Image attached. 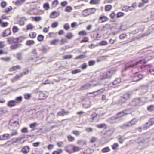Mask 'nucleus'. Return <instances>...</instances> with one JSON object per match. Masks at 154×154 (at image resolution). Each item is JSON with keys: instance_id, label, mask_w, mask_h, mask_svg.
<instances>
[{"instance_id": "obj_1", "label": "nucleus", "mask_w": 154, "mask_h": 154, "mask_svg": "<svg viewBox=\"0 0 154 154\" xmlns=\"http://www.w3.org/2000/svg\"><path fill=\"white\" fill-rule=\"evenodd\" d=\"M25 39V38L22 36L14 38H10L8 39V42L10 44H11L12 42L18 43L22 42Z\"/></svg>"}, {"instance_id": "obj_2", "label": "nucleus", "mask_w": 154, "mask_h": 154, "mask_svg": "<svg viewBox=\"0 0 154 154\" xmlns=\"http://www.w3.org/2000/svg\"><path fill=\"white\" fill-rule=\"evenodd\" d=\"M96 11V8H94L87 9L82 11V15L84 17L87 16L94 14Z\"/></svg>"}, {"instance_id": "obj_3", "label": "nucleus", "mask_w": 154, "mask_h": 154, "mask_svg": "<svg viewBox=\"0 0 154 154\" xmlns=\"http://www.w3.org/2000/svg\"><path fill=\"white\" fill-rule=\"evenodd\" d=\"M8 17L5 14L2 15L0 18V26L3 28L7 27L8 25V23L7 22H4L3 20H8Z\"/></svg>"}, {"instance_id": "obj_4", "label": "nucleus", "mask_w": 154, "mask_h": 154, "mask_svg": "<svg viewBox=\"0 0 154 154\" xmlns=\"http://www.w3.org/2000/svg\"><path fill=\"white\" fill-rule=\"evenodd\" d=\"M136 65L135 62L133 61H130L125 64V69L126 70L129 68L133 67Z\"/></svg>"}, {"instance_id": "obj_5", "label": "nucleus", "mask_w": 154, "mask_h": 154, "mask_svg": "<svg viewBox=\"0 0 154 154\" xmlns=\"http://www.w3.org/2000/svg\"><path fill=\"white\" fill-rule=\"evenodd\" d=\"M143 78V76L141 74L136 73L135 74L133 77V81L134 82H137Z\"/></svg>"}, {"instance_id": "obj_6", "label": "nucleus", "mask_w": 154, "mask_h": 154, "mask_svg": "<svg viewBox=\"0 0 154 154\" xmlns=\"http://www.w3.org/2000/svg\"><path fill=\"white\" fill-rule=\"evenodd\" d=\"M109 20V18L107 16L101 15L98 18V21L99 23H101L106 22L108 21Z\"/></svg>"}, {"instance_id": "obj_7", "label": "nucleus", "mask_w": 154, "mask_h": 154, "mask_svg": "<svg viewBox=\"0 0 154 154\" xmlns=\"http://www.w3.org/2000/svg\"><path fill=\"white\" fill-rule=\"evenodd\" d=\"M59 12L56 11H54L52 12L50 14V18L52 19H54L58 17L60 15Z\"/></svg>"}, {"instance_id": "obj_8", "label": "nucleus", "mask_w": 154, "mask_h": 154, "mask_svg": "<svg viewBox=\"0 0 154 154\" xmlns=\"http://www.w3.org/2000/svg\"><path fill=\"white\" fill-rule=\"evenodd\" d=\"M30 150V148L28 146H26L22 148L21 152L24 154H26L29 152Z\"/></svg>"}, {"instance_id": "obj_9", "label": "nucleus", "mask_w": 154, "mask_h": 154, "mask_svg": "<svg viewBox=\"0 0 154 154\" xmlns=\"http://www.w3.org/2000/svg\"><path fill=\"white\" fill-rule=\"evenodd\" d=\"M11 32L10 28L6 29L2 33V36L4 37L7 36L11 35Z\"/></svg>"}, {"instance_id": "obj_10", "label": "nucleus", "mask_w": 154, "mask_h": 154, "mask_svg": "<svg viewBox=\"0 0 154 154\" xmlns=\"http://www.w3.org/2000/svg\"><path fill=\"white\" fill-rule=\"evenodd\" d=\"M128 110V109H127L118 113L117 115V117L118 118H121L122 117L125 115L128 114L129 113L127 112V111Z\"/></svg>"}, {"instance_id": "obj_11", "label": "nucleus", "mask_w": 154, "mask_h": 154, "mask_svg": "<svg viewBox=\"0 0 154 154\" xmlns=\"http://www.w3.org/2000/svg\"><path fill=\"white\" fill-rule=\"evenodd\" d=\"M21 45L20 44L16 43L11 45L10 47L11 50H15L19 48Z\"/></svg>"}, {"instance_id": "obj_12", "label": "nucleus", "mask_w": 154, "mask_h": 154, "mask_svg": "<svg viewBox=\"0 0 154 154\" xmlns=\"http://www.w3.org/2000/svg\"><path fill=\"white\" fill-rule=\"evenodd\" d=\"M21 68V66L19 65H17L14 66L10 68L9 69L10 72H13L16 71L18 69H20Z\"/></svg>"}, {"instance_id": "obj_13", "label": "nucleus", "mask_w": 154, "mask_h": 154, "mask_svg": "<svg viewBox=\"0 0 154 154\" xmlns=\"http://www.w3.org/2000/svg\"><path fill=\"white\" fill-rule=\"evenodd\" d=\"M10 135L8 134H4L0 135V140H5L9 138Z\"/></svg>"}, {"instance_id": "obj_14", "label": "nucleus", "mask_w": 154, "mask_h": 154, "mask_svg": "<svg viewBox=\"0 0 154 154\" xmlns=\"http://www.w3.org/2000/svg\"><path fill=\"white\" fill-rule=\"evenodd\" d=\"M16 102L14 100L10 101L8 103V106L10 107L14 106L17 105Z\"/></svg>"}, {"instance_id": "obj_15", "label": "nucleus", "mask_w": 154, "mask_h": 154, "mask_svg": "<svg viewBox=\"0 0 154 154\" xmlns=\"http://www.w3.org/2000/svg\"><path fill=\"white\" fill-rule=\"evenodd\" d=\"M98 115L95 112H94L91 115V118L89 119L90 122H92L97 117Z\"/></svg>"}, {"instance_id": "obj_16", "label": "nucleus", "mask_w": 154, "mask_h": 154, "mask_svg": "<svg viewBox=\"0 0 154 154\" xmlns=\"http://www.w3.org/2000/svg\"><path fill=\"white\" fill-rule=\"evenodd\" d=\"M73 146L72 145L68 146L66 148V151L69 154L73 153Z\"/></svg>"}, {"instance_id": "obj_17", "label": "nucleus", "mask_w": 154, "mask_h": 154, "mask_svg": "<svg viewBox=\"0 0 154 154\" xmlns=\"http://www.w3.org/2000/svg\"><path fill=\"white\" fill-rule=\"evenodd\" d=\"M132 125V123L130 122H128L125 123L122 125L121 127L122 129H125L127 127H128Z\"/></svg>"}, {"instance_id": "obj_18", "label": "nucleus", "mask_w": 154, "mask_h": 154, "mask_svg": "<svg viewBox=\"0 0 154 154\" xmlns=\"http://www.w3.org/2000/svg\"><path fill=\"white\" fill-rule=\"evenodd\" d=\"M121 82V79L120 78L116 79L113 82V84L116 86H118L120 85Z\"/></svg>"}, {"instance_id": "obj_19", "label": "nucleus", "mask_w": 154, "mask_h": 154, "mask_svg": "<svg viewBox=\"0 0 154 154\" xmlns=\"http://www.w3.org/2000/svg\"><path fill=\"white\" fill-rule=\"evenodd\" d=\"M78 144L82 145H85L87 144L86 141L83 140H78L77 142Z\"/></svg>"}, {"instance_id": "obj_20", "label": "nucleus", "mask_w": 154, "mask_h": 154, "mask_svg": "<svg viewBox=\"0 0 154 154\" xmlns=\"http://www.w3.org/2000/svg\"><path fill=\"white\" fill-rule=\"evenodd\" d=\"M146 62V61L145 60V59H142L139 60L135 62V64H136V65H138L139 64L143 65Z\"/></svg>"}, {"instance_id": "obj_21", "label": "nucleus", "mask_w": 154, "mask_h": 154, "mask_svg": "<svg viewBox=\"0 0 154 154\" xmlns=\"http://www.w3.org/2000/svg\"><path fill=\"white\" fill-rule=\"evenodd\" d=\"M93 152V150L92 149L88 148L83 151V154H91Z\"/></svg>"}, {"instance_id": "obj_22", "label": "nucleus", "mask_w": 154, "mask_h": 154, "mask_svg": "<svg viewBox=\"0 0 154 154\" xmlns=\"http://www.w3.org/2000/svg\"><path fill=\"white\" fill-rule=\"evenodd\" d=\"M26 0H17L14 3L17 6H20Z\"/></svg>"}, {"instance_id": "obj_23", "label": "nucleus", "mask_w": 154, "mask_h": 154, "mask_svg": "<svg viewBox=\"0 0 154 154\" xmlns=\"http://www.w3.org/2000/svg\"><path fill=\"white\" fill-rule=\"evenodd\" d=\"M43 8L45 11L48 10L50 8L49 4L48 2H46L43 5Z\"/></svg>"}, {"instance_id": "obj_24", "label": "nucleus", "mask_w": 154, "mask_h": 154, "mask_svg": "<svg viewBox=\"0 0 154 154\" xmlns=\"http://www.w3.org/2000/svg\"><path fill=\"white\" fill-rule=\"evenodd\" d=\"M68 114L69 112H66L63 110H62L58 113V115L60 116H63L65 115H68Z\"/></svg>"}, {"instance_id": "obj_25", "label": "nucleus", "mask_w": 154, "mask_h": 154, "mask_svg": "<svg viewBox=\"0 0 154 154\" xmlns=\"http://www.w3.org/2000/svg\"><path fill=\"white\" fill-rule=\"evenodd\" d=\"M23 76V73H20L19 75H17L12 80L13 82L15 81L18 80L20 78L22 77Z\"/></svg>"}, {"instance_id": "obj_26", "label": "nucleus", "mask_w": 154, "mask_h": 154, "mask_svg": "<svg viewBox=\"0 0 154 154\" xmlns=\"http://www.w3.org/2000/svg\"><path fill=\"white\" fill-rule=\"evenodd\" d=\"M67 137L68 141L69 142H73L75 140V138L71 135H68Z\"/></svg>"}, {"instance_id": "obj_27", "label": "nucleus", "mask_w": 154, "mask_h": 154, "mask_svg": "<svg viewBox=\"0 0 154 154\" xmlns=\"http://www.w3.org/2000/svg\"><path fill=\"white\" fill-rule=\"evenodd\" d=\"M35 43V42L33 40H28L26 42V45H27L30 46L33 45Z\"/></svg>"}, {"instance_id": "obj_28", "label": "nucleus", "mask_w": 154, "mask_h": 154, "mask_svg": "<svg viewBox=\"0 0 154 154\" xmlns=\"http://www.w3.org/2000/svg\"><path fill=\"white\" fill-rule=\"evenodd\" d=\"M112 8V6L110 5H106L105 7V10L106 11H108L111 10Z\"/></svg>"}, {"instance_id": "obj_29", "label": "nucleus", "mask_w": 154, "mask_h": 154, "mask_svg": "<svg viewBox=\"0 0 154 154\" xmlns=\"http://www.w3.org/2000/svg\"><path fill=\"white\" fill-rule=\"evenodd\" d=\"M37 35V34L35 32H30L29 34V37L31 38H35Z\"/></svg>"}, {"instance_id": "obj_30", "label": "nucleus", "mask_w": 154, "mask_h": 154, "mask_svg": "<svg viewBox=\"0 0 154 154\" xmlns=\"http://www.w3.org/2000/svg\"><path fill=\"white\" fill-rule=\"evenodd\" d=\"M108 78L107 73H105L102 74L100 75V79L101 80L104 79Z\"/></svg>"}, {"instance_id": "obj_31", "label": "nucleus", "mask_w": 154, "mask_h": 154, "mask_svg": "<svg viewBox=\"0 0 154 154\" xmlns=\"http://www.w3.org/2000/svg\"><path fill=\"white\" fill-rule=\"evenodd\" d=\"M97 127L99 128H103L106 129L107 128L106 125L104 123L101 124L97 125Z\"/></svg>"}, {"instance_id": "obj_32", "label": "nucleus", "mask_w": 154, "mask_h": 154, "mask_svg": "<svg viewBox=\"0 0 154 154\" xmlns=\"http://www.w3.org/2000/svg\"><path fill=\"white\" fill-rule=\"evenodd\" d=\"M81 149V148L78 146H73V153L78 152Z\"/></svg>"}, {"instance_id": "obj_33", "label": "nucleus", "mask_w": 154, "mask_h": 154, "mask_svg": "<svg viewBox=\"0 0 154 154\" xmlns=\"http://www.w3.org/2000/svg\"><path fill=\"white\" fill-rule=\"evenodd\" d=\"M44 36L40 34L37 37L38 40L40 42H42L44 40Z\"/></svg>"}, {"instance_id": "obj_34", "label": "nucleus", "mask_w": 154, "mask_h": 154, "mask_svg": "<svg viewBox=\"0 0 154 154\" xmlns=\"http://www.w3.org/2000/svg\"><path fill=\"white\" fill-rule=\"evenodd\" d=\"M59 2L58 0H55L53 1L51 4V5L53 7H55L59 4Z\"/></svg>"}, {"instance_id": "obj_35", "label": "nucleus", "mask_w": 154, "mask_h": 154, "mask_svg": "<svg viewBox=\"0 0 154 154\" xmlns=\"http://www.w3.org/2000/svg\"><path fill=\"white\" fill-rule=\"evenodd\" d=\"M108 43L106 41H102L99 43V45L100 46H105L107 45Z\"/></svg>"}, {"instance_id": "obj_36", "label": "nucleus", "mask_w": 154, "mask_h": 154, "mask_svg": "<svg viewBox=\"0 0 154 154\" xmlns=\"http://www.w3.org/2000/svg\"><path fill=\"white\" fill-rule=\"evenodd\" d=\"M59 40L58 39H56L51 41L50 42L51 45H56L59 43Z\"/></svg>"}, {"instance_id": "obj_37", "label": "nucleus", "mask_w": 154, "mask_h": 154, "mask_svg": "<svg viewBox=\"0 0 154 154\" xmlns=\"http://www.w3.org/2000/svg\"><path fill=\"white\" fill-rule=\"evenodd\" d=\"M78 34L79 35L85 36L87 35V32L85 30H82L79 32Z\"/></svg>"}, {"instance_id": "obj_38", "label": "nucleus", "mask_w": 154, "mask_h": 154, "mask_svg": "<svg viewBox=\"0 0 154 154\" xmlns=\"http://www.w3.org/2000/svg\"><path fill=\"white\" fill-rule=\"evenodd\" d=\"M22 97L21 96H20L16 98L15 101H17V104L18 103H20L22 101Z\"/></svg>"}, {"instance_id": "obj_39", "label": "nucleus", "mask_w": 154, "mask_h": 154, "mask_svg": "<svg viewBox=\"0 0 154 154\" xmlns=\"http://www.w3.org/2000/svg\"><path fill=\"white\" fill-rule=\"evenodd\" d=\"M12 30L14 33H16L18 32L19 29L18 27L16 26H14L12 28Z\"/></svg>"}, {"instance_id": "obj_40", "label": "nucleus", "mask_w": 154, "mask_h": 154, "mask_svg": "<svg viewBox=\"0 0 154 154\" xmlns=\"http://www.w3.org/2000/svg\"><path fill=\"white\" fill-rule=\"evenodd\" d=\"M110 151V149L108 147H106L103 148L102 150V152L103 153H106Z\"/></svg>"}, {"instance_id": "obj_41", "label": "nucleus", "mask_w": 154, "mask_h": 154, "mask_svg": "<svg viewBox=\"0 0 154 154\" xmlns=\"http://www.w3.org/2000/svg\"><path fill=\"white\" fill-rule=\"evenodd\" d=\"M72 10V8L70 6H68L65 8V11L68 12H70Z\"/></svg>"}, {"instance_id": "obj_42", "label": "nucleus", "mask_w": 154, "mask_h": 154, "mask_svg": "<svg viewBox=\"0 0 154 154\" xmlns=\"http://www.w3.org/2000/svg\"><path fill=\"white\" fill-rule=\"evenodd\" d=\"M100 0H91L90 3L91 4H97L99 3Z\"/></svg>"}, {"instance_id": "obj_43", "label": "nucleus", "mask_w": 154, "mask_h": 154, "mask_svg": "<svg viewBox=\"0 0 154 154\" xmlns=\"http://www.w3.org/2000/svg\"><path fill=\"white\" fill-rule=\"evenodd\" d=\"M62 152V150L61 149H59L57 151H54L52 154H60Z\"/></svg>"}, {"instance_id": "obj_44", "label": "nucleus", "mask_w": 154, "mask_h": 154, "mask_svg": "<svg viewBox=\"0 0 154 154\" xmlns=\"http://www.w3.org/2000/svg\"><path fill=\"white\" fill-rule=\"evenodd\" d=\"M116 15V14L115 13V12L114 11L112 12L109 14V16L112 19L114 18L115 17Z\"/></svg>"}, {"instance_id": "obj_45", "label": "nucleus", "mask_w": 154, "mask_h": 154, "mask_svg": "<svg viewBox=\"0 0 154 154\" xmlns=\"http://www.w3.org/2000/svg\"><path fill=\"white\" fill-rule=\"evenodd\" d=\"M124 15V14L122 12H118L117 15V17L119 18L123 16Z\"/></svg>"}, {"instance_id": "obj_46", "label": "nucleus", "mask_w": 154, "mask_h": 154, "mask_svg": "<svg viewBox=\"0 0 154 154\" xmlns=\"http://www.w3.org/2000/svg\"><path fill=\"white\" fill-rule=\"evenodd\" d=\"M33 28V26L32 24H30L27 26L26 29L27 30H32Z\"/></svg>"}, {"instance_id": "obj_47", "label": "nucleus", "mask_w": 154, "mask_h": 154, "mask_svg": "<svg viewBox=\"0 0 154 154\" xmlns=\"http://www.w3.org/2000/svg\"><path fill=\"white\" fill-rule=\"evenodd\" d=\"M24 96V98L26 100L29 99L31 97V95L29 94H25Z\"/></svg>"}, {"instance_id": "obj_48", "label": "nucleus", "mask_w": 154, "mask_h": 154, "mask_svg": "<svg viewBox=\"0 0 154 154\" xmlns=\"http://www.w3.org/2000/svg\"><path fill=\"white\" fill-rule=\"evenodd\" d=\"M1 59L4 61H9L11 60V58L9 57H2L1 58Z\"/></svg>"}, {"instance_id": "obj_49", "label": "nucleus", "mask_w": 154, "mask_h": 154, "mask_svg": "<svg viewBox=\"0 0 154 154\" xmlns=\"http://www.w3.org/2000/svg\"><path fill=\"white\" fill-rule=\"evenodd\" d=\"M89 41V38L88 37H85L83 39L80 41V42L84 43L88 42Z\"/></svg>"}, {"instance_id": "obj_50", "label": "nucleus", "mask_w": 154, "mask_h": 154, "mask_svg": "<svg viewBox=\"0 0 154 154\" xmlns=\"http://www.w3.org/2000/svg\"><path fill=\"white\" fill-rule=\"evenodd\" d=\"M81 70L80 69H77L73 70L72 71V73L73 74H75L81 72Z\"/></svg>"}, {"instance_id": "obj_51", "label": "nucleus", "mask_w": 154, "mask_h": 154, "mask_svg": "<svg viewBox=\"0 0 154 154\" xmlns=\"http://www.w3.org/2000/svg\"><path fill=\"white\" fill-rule=\"evenodd\" d=\"M12 9L11 7H10L9 8H7L4 11V12L5 13H8L11 11Z\"/></svg>"}, {"instance_id": "obj_52", "label": "nucleus", "mask_w": 154, "mask_h": 154, "mask_svg": "<svg viewBox=\"0 0 154 154\" xmlns=\"http://www.w3.org/2000/svg\"><path fill=\"white\" fill-rule=\"evenodd\" d=\"M126 36V34L125 33H123L119 35V38L121 39H124Z\"/></svg>"}, {"instance_id": "obj_53", "label": "nucleus", "mask_w": 154, "mask_h": 154, "mask_svg": "<svg viewBox=\"0 0 154 154\" xmlns=\"http://www.w3.org/2000/svg\"><path fill=\"white\" fill-rule=\"evenodd\" d=\"M49 29L50 27H44L43 29V31L45 33H47L48 32Z\"/></svg>"}, {"instance_id": "obj_54", "label": "nucleus", "mask_w": 154, "mask_h": 154, "mask_svg": "<svg viewBox=\"0 0 154 154\" xmlns=\"http://www.w3.org/2000/svg\"><path fill=\"white\" fill-rule=\"evenodd\" d=\"M118 146L119 145L117 143H115L112 146V147L113 149L115 150L117 149Z\"/></svg>"}, {"instance_id": "obj_55", "label": "nucleus", "mask_w": 154, "mask_h": 154, "mask_svg": "<svg viewBox=\"0 0 154 154\" xmlns=\"http://www.w3.org/2000/svg\"><path fill=\"white\" fill-rule=\"evenodd\" d=\"M21 132L23 133H27L29 132L27 128L25 127L23 128L21 130Z\"/></svg>"}, {"instance_id": "obj_56", "label": "nucleus", "mask_w": 154, "mask_h": 154, "mask_svg": "<svg viewBox=\"0 0 154 154\" xmlns=\"http://www.w3.org/2000/svg\"><path fill=\"white\" fill-rule=\"evenodd\" d=\"M80 132L78 131H72V133L75 136H79L80 134Z\"/></svg>"}, {"instance_id": "obj_57", "label": "nucleus", "mask_w": 154, "mask_h": 154, "mask_svg": "<svg viewBox=\"0 0 154 154\" xmlns=\"http://www.w3.org/2000/svg\"><path fill=\"white\" fill-rule=\"evenodd\" d=\"M72 36V34L71 33H68L66 36V38L68 39H71Z\"/></svg>"}, {"instance_id": "obj_58", "label": "nucleus", "mask_w": 154, "mask_h": 154, "mask_svg": "<svg viewBox=\"0 0 154 154\" xmlns=\"http://www.w3.org/2000/svg\"><path fill=\"white\" fill-rule=\"evenodd\" d=\"M37 125V124L36 123H34L30 124L29 125V126L31 128H33V130H34L35 129L34 128Z\"/></svg>"}, {"instance_id": "obj_59", "label": "nucleus", "mask_w": 154, "mask_h": 154, "mask_svg": "<svg viewBox=\"0 0 154 154\" xmlns=\"http://www.w3.org/2000/svg\"><path fill=\"white\" fill-rule=\"evenodd\" d=\"M5 46L4 42L1 41L0 42V49L4 48Z\"/></svg>"}, {"instance_id": "obj_60", "label": "nucleus", "mask_w": 154, "mask_h": 154, "mask_svg": "<svg viewBox=\"0 0 154 154\" xmlns=\"http://www.w3.org/2000/svg\"><path fill=\"white\" fill-rule=\"evenodd\" d=\"M58 25V23L57 22H55L52 24L51 27L53 28H55L57 27Z\"/></svg>"}, {"instance_id": "obj_61", "label": "nucleus", "mask_w": 154, "mask_h": 154, "mask_svg": "<svg viewBox=\"0 0 154 154\" xmlns=\"http://www.w3.org/2000/svg\"><path fill=\"white\" fill-rule=\"evenodd\" d=\"M69 26L68 23H66L64 25V28L66 30H67L69 29Z\"/></svg>"}, {"instance_id": "obj_62", "label": "nucleus", "mask_w": 154, "mask_h": 154, "mask_svg": "<svg viewBox=\"0 0 154 154\" xmlns=\"http://www.w3.org/2000/svg\"><path fill=\"white\" fill-rule=\"evenodd\" d=\"M63 58L64 59H71L72 58V56L71 55H65L63 57Z\"/></svg>"}, {"instance_id": "obj_63", "label": "nucleus", "mask_w": 154, "mask_h": 154, "mask_svg": "<svg viewBox=\"0 0 154 154\" xmlns=\"http://www.w3.org/2000/svg\"><path fill=\"white\" fill-rule=\"evenodd\" d=\"M54 35V33L53 32H50L49 33L48 35H47V36L49 38H51L53 37Z\"/></svg>"}, {"instance_id": "obj_64", "label": "nucleus", "mask_w": 154, "mask_h": 154, "mask_svg": "<svg viewBox=\"0 0 154 154\" xmlns=\"http://www.w3.org/2000/svg\"><path fill=\"white\" fill-rule=\"evenodd\" d=\"M67 3L68 2L67 1H64L61 2V5L62 7H65L67 5Z\"/></svg>"}]
</instances>
